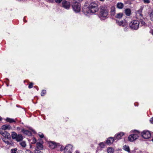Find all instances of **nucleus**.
Returning <instances> with one entry per match:
<instances>
[{
	"instance_id": "f704fd0d",
	"label": "nucleus",
	"mask_w": 153,
	"mask_h": 153,
	"mask_svg": "<svg viewBox=\"0 0 153 153\" xmlns=\"http://www.w3.org/2000/svg\"><path fill=\"white\" fill-rule=\"evenodd\" d=\"M100 146L101 148H104L105 146V144L103 143H101L100 144Z\"/></svg>"
},
{
	"instance_id": "72a5a7b5",
	"label": "nucleus",
	"mask_w": 153,
	"mask_h": 153,
	"mask_svg": "<svg viewBox=\"0 0 153 153\" xmlns=\"http://www.w3.org/2000/svg\"><path fill=\"white\" fill-rule=\"evenodd\" d=\"M143 1L144 3L145 4H149L150 2L149 0H143Z\"/></svg>"
},
{
	"instance_id": "58836bf2",
	"label": "nucleus",
	"mask_w": 153,
	"mask_h": 153,
	"mask_svg": "<svg viewBox=\"0 0 153 153\" xmlns=\"http://www.w3.org/2000/svg\"><path fill=\"white\" fill-rule=\"evenodd\" d=\"M39 136L41 138H43L44 137V135L43 134H39Z\"/></svg>"
},
{
	"instance_id": "49530a36",
	"label": "nucleus",
	"mask_w": 153,
	"mask_h": 153,
	"mask_svg": "<svg viewBox=\"0 0 153 153\" xmlns=\"http://www.w3.org/2000/svg\"><path fill=\"white\" fill-rule=\"evenodd\" d=\"M152 141H153V139H152Z\"/></svg>"
},
{
	"instance_id": "f8f14e48",
	"label": "nucleus",
	"mask_w": 153,
	"mask_h": 153,
	"mask_svg": "<svg viewBox=\"0 0 153 153\" xmlns=\"http://www.w3.org/2000/svg\"><path fill=\"white\" fill-rule=\"evenodd\" d=\"M116 140L114 138V139L112 137H110L108 138L106 141V143L108 144H111L114 141Z\"/></svg>"
},
{
	"instance_id": "39448f33",
	"label": "nucleus",
	"mask_w": 153,
	"mask_h": 153,
	"mask_svg": "<svg viewBox=\"0 0 153 153\" xmlns=\"http://www.w3.org/2000/svg\"><path fill=\"white\" fill-rule=\"evenodd\" d=\"M142 136L145 139L149 138L151 136L150 132L148 131H144L141 133Z\"/></svg>"
},
{
	"instance_id": "a18cd8bd",
	"label": "nucleus",
	"mask_w": 153,
	"mask_h": 153,
	"mask_svg": "<svg viewBox=\"0 0 153 153\" xmlns=\"http://www.w3.org/2000/svg\"><path fill=\"white\" fill-rule=\"evenodd\" d=\"M100 1H103L104 0H100Z\"/></svg>"
},
{
	"instance_id": "ddd939ff",
	"label": "nucleus",
	"mask_w": 153,
	"mask_h": 153,
	"mask_svg": "<svg viewBox=\"0 0 153 153\" xmlns=\"http://www.w3.org/2000/svg\"><path fill=\"white\" fill-rule=\"evenodd\" d=\"M124 6V4L122 2H118L116 4L117 7L119 9H123Z\"/></svg>"
},
{
	"instance_id": "6e6552de",
	"label": "nucleus",
	"mask_w": 153,
	"mask_h": 153,
	"mask_svg": "<svg viewBox=\"0 0 153 153\" xmlns=\"http://www.w3.org/2000/svg\"><path fill=\"white\" fill-rule=\"evenodd\" d=\"M124 134L123 132H120V133L116 134L114 138L116 140H118L119 139H121V137L123 136Z\"/></svg>"
},
{
	"instance_id": "f3484780",
	"label": "nucleus",
	"mask_w": 153,
	"mask_h": 153,
	"mask_svg": "<svg viewBox=\"0 0 153 153\" xmlns=\"http://www.w3.org/2000/svg\"><path fill=\"white\" fill-rule=\"evenodd\" d=\"M11 128V127L9 125H5L2 126L1 129L3 130L4 131L6 129H10Z\"/></svg>"
},
{
	"instance_id": "4be33fe9",
	"label": "nucleus",
	"mask_w": 153,
	"mask_h": 153,
	"mask_svg": "<svg viewBox=\"0 0 153 153\" xmlns=\"http://www.w3.org/2000/svg\"><path fill=\"white\" fill-rule=\"evenodd\" d=\"M123 14L122 13H119L116 14L115 16V17L118 18H121L123 16Z\"/></svg>"
},
{
	"instance_id": "a211bd4d",
	"label": "nucleus",
	"mask_w": 153,
	"mask_h": 153,
	"mask_svg": "<svg viewBox=\"0 0 153 153\" xmlns=\"http://www.w3.org/2000/svg\"><path fill=\"white\" fill-rule=\"evenodd\" d=\"M36 147L39 150H42L43 149V146L42 144L40 143H36Z\"/></svg>"
},
{
	"instance_id": "aec40b11",
	"label": "nucleus",
	"mask_w": 153,
	"mask_h": 153,
	"mask_svg": "<svg viewBox=\"0 0 153 153\" xmlns=\"http://www.w3.org/2000/svg\"><path fill=\"white\" fill-rule=\"evenodd\" d=\"M89 7L90 8H98L97 4L94 2L91 3Z\"/></svg>"
},
{
	"instance_id": "ea45409f",
	"label": "nucleus",
	"mask_w": 153,
	"mask_h": 153,
	"mask_svg": "<svg viewBox=\"0 0 153 153\" xmlns=\"http://www.w3.org/2000/svg\"><path fill=\"white\" fill-rule=\"evenodd\" d=\"M3 130H0V134L1 135H3V134L4 133V131Z\"/></svg>"
},
{
	"instance_id": "9d476101",
	"label": "nucleus",
	"mask_w": 153,
	"mask_h": 153,
	"mask_svg": "<svg viewBox=\"0 0 153 153\" xmlns=\"http://www.w3.org/2000/svg\"><path fill=\"white\" fill-rule=\"evenodd\" d=\"M49 145L50 147L52 149L55 148L57 146L56 143L53 141L49 142Z\"/></svg>"
},
{
	"instance_id": "4468645a",
	"label": "nucleus",
	"mask_w": 153,
	"mask_h": 153,
	"mask_svg": "<svg viewBox=\"0 0 153 153\" xmlns=\"http://www.w3.org/2000/svg\"><path fill=\"white\" fill-rule=\"evenodd\" d=\"M125 13L127 16H129L131 14V10L129 8H126L124 10Z\"/></svg>"
},
{
	"instance_id": "412c9836",
	"label": "nucleus",
	"mask_w": 153,
	"mask_h": 153,
	"mask_svg": "<svg viewBox=\"0 0 153 153\" xmlns=\"http://www.w3.org/2000/svg\"><path fill=\"white\" fill-rule=\"evenodd\" d=\"M6 120L7 122L10 123L16 122V121L15 119L8 117H7Z\"/></svg>"
},
{
	"instance_id": "423d86ee",
	"label": "nucleus",
	"mask_w": 153,
	"mask_h": 153,
	"mask_svg": "<svg viewBox=\"0 0 153 153\" xmlns=\"http://www.w3.org/2000/svg\"><path fill=\"white\" fill-rule=\"evenodd\" d=\"M72 146L71 145L67 146L64 149V153H71L72 151Z\"/></svg>"
},
{
	"instance_id": "a878e982",
	"label": "nucleus",
	"mask_w": 153,
	"mask_h": 153,
	"mask_svg": "<svg viewBox=\"0 0 153 153\" xmlns=\"http://www.w3.org/2000/svg\"><path fill=\"white\" fill-rule=\"evenodd\" d=\"M111 15H114L115 13V9L114 7H112L111 10Z\"/></svg>"
},
{
	"instance_id": "b1692460",
	"label": "nucleus",
	"mask_w": 153,
	"mask_h": 153,
	"mask_svg": "<svg viewBox=\"0 0 153 153\" xmlns=\"http://www.w3.org/2000/svg\"><path fill=\"white\" fill-rule=\"evenodd\" d=\"M123 149L125 151H127V152H130V150L129 149V147L126 145H125L123 147Z\"/></svg>"
},
{
	"instance_id": "a19ab883",
	"label": "nucleus",
	"mask_w": 153,
	"mask_h": 153,
	"mask_svg": "<svg viewBox=\"0 0 153 153\" xmlns=\"http://www.w3.org/2000/svg\"><path fill=\"white\" fill-rule=\"evenodd\" d=\"M26 153H32V152L31 151L28 150H26Z\"/></svg>"
},
{
	"instance_id": "bb28decb",
	"label": "nucleus",
	"mask_w": 153,
	"mask_h": 153,
	"mask_svg": "<svg viewBox=\"0 0 153 153\" xmlns=\"http://www.w3.org/2000/svg\"><path fill=\"white\" fill-rule=\"evenodd\" d=\"M90 13H94L98 10V8H90Z\"/></svg>"
},
{
	"instance_id": "9b49d317",
	"label": "nucleus",
	"mask_w": 153,
	"mask_h": 153,
	"mask_svg": "<svg viewBox=\"0 0 153 153\" xmlns=\"http://www.w3.org/2000/svg\"><path fill=\"white\" fill-rule=\"evenodd\" d=\"M2 135L5 138L9 139L11 137L10 134L5 131H4V133Z\"/></svg>"
},
{
	"instance_id": "20e7f679",
	"label": "nucleus",
	"mask_w": 153,
	"mask_h": 153,
	"mask_svg": "<svg viewBox=\"0 0 153 153\" xmlns=\"http://www.w3.org/2000/svg\"><path fill=\"white\" fill-rule=\"evenodd\" d=\"M134 134L130 135L128 137V140L130 141H133L136 140L139 136V133L138 131L136 130L134 131Z\"/></svg>"
},
{
	"instance_id": "37998d69",
	"label": "nucleus",
	"mask_w": 153,
	"mask_h": 153,
	"mask_svg": "<svg viewBox=\"0 0 153 153\" xmlns=\"http://www.w3.org/2000/svg\"><path fill=\"white\" fill-rule=\"evenodd\" d=\"M39 152H40V151H39V150H36V151H35V153H39Z\"/></svg>"
},
{
	"instance_id": "393cba45",
	"label": "nucleus",
	"mask_w": 153,
	"mask_h": 153,
	"mask_svg": "<svg viewBox=\"0 0 153 153\" xmlns=\"http://www.w3.org/2000/svg\"><path fill=\"white\" fill-rule=\"evenodd\" d=\"M117 23L118 25L120 26H125V22H123V21H117Z\"/></svg>"
},
{
	"instance_id": "0eeeda50",
	"label": "nucleus",
	"mask_w": 153,
	"mask_h": 153,
	"mask_svg": "<svg viewBox=\"0 0 153 153\" xmlns=\"http://www.w3.org/2000/svg\"><path fill=\"white\" fill-rule=\"evenodd\" d=\"M62 6L65 8L69 9L70 7V4L69 2L63 0L62 2Z\"/></svg>"
},
{
	"instance_id": "6ab92c4d",
	"label": "nucleus",
	"mask_w": 153,
	"mask_h": 153,
	"mask_svg": "<svg viewBox=\"0 0 153 153\" xmlns=\"http://www.w3.org/2000/svg\"><path fill=\"white\" fill-rule=\"evenodd\" d=\"M23 139L22 136L21 134H18L16 140L18 142L20 141Z\"/></svg>"
},
{
	"instance_id": "4c0bfd02",
	"label": "nucleus",
	"mask_w": 153,
	"mask_h": 153,
	"mask_svg": "<svg viewBox=\"0 0 153 153\" xmlns=\"http://www.w3.org/2000/svg\"><path fill=\"white\" fill-rule=\"evenodd\" d=\"M36 142V139L34 137L33 139V141L32 143H35Z\"/></svg>"
},
{
	"instance_id": "79ce46f5",
	"label": "nucleus",
	"mask_w": 153,
	"mask_h": 153,
	"mask_svg": "<svg viewBox=\"0 0 153 153\" xmlns=\"http://www.w3.org/2000/svg\"><path fill=\"white\" fill-rule=\"evenodd\" d=\"M150 121L151 123L153 124V118H152Z\"/></svg>"
},
{
	"instance_id": "2eb2a0df",
	"label": "nucleus",
	"mask_w": 153,
	"mask_h": 153,
	"mask_svg": "<svg viewBox=\"0 0 153 153\" xmlns=\"http://www.w3.org/2000/svg\"><path fill=\"white\" fill-rule=\"evenodd\" d=\"M22 131L25 134L28 136H30L31 135V132L28 130H25L24 129L22 130Z\"/></svg>"
},
{
	"instance_id": "7ed1b4c3",
	"label": "nucleus",
	"mask_w": 153,
	"mask_h": 153,
	"mask_svg": "<svg viewBox=\"0 0 153 153\" xmlns=\"http://www.w3.org/2000/svg\"><path fill=\"white\" fill-rule=\"evenodd\" d=\"M139 21L136 20H132L129 24V27L132 29L137 30L139 27Z\"/></svg>"
},
{
	"instance_id": "dca6fc26",
	"label": "nucleus",
	"mask_w": 153,
	"mask_h": 153,
	"mask_svg": "<svg viewBox=\"0 0 153 153\" xmlns=\"http://www.w3.org/2000/svg\"><path fill=\"white\" fill-rule=\"evenodd\" d=\"M90 8L89 7H84L83 9V12L84 13H90V11H89L90 10Z\"/></svg>"
},
{
	"instance_id": "2f4dec72",
	"label": "nucleus",
	"mask_w": 153,
	"mask_h": 153,
	"mask_svg": "<svg viewBox=\"0 0 153 153\" xmlns=\"http://www.w3.org/2000/svg\"><path fill=\"white\" fill-rule=\"evenodd\" d=\"M150 19L151 20L153 21V10L150 14Z\"/></svg>"
},
{
	"instance_id": "f257e3e1",
	"label": "nucleus",
	"mask_w": 153,
	"mask_h": 153,
	"mask_svg": "<svg viewBox=\"0 0 153 153\" xmlns=\"http://www.w3.org/2000/svg\"><path fill=\"white\" fill-rule=\"evenodd\" d=\"M108 13V10L106 6L102 5L100 7L99 16L101 19H103L106 18Z\"/></svg>"
},
{
	"instance_id": "473e14b6",
	"label": "nucleus",
	"mask_w": 153,
	"mask_h": 153,
	"mask_svg": "<svg viewBox=\"0 0 153 153\" xmlns=\"http://www.w3.org/2000/svg\"><path fill=\"white\" fill-rule=\"evenodd\" d=\"M46 93V91L45 90H43L42 91L41 93V95L42 96H44Z\"/></svg>"
},
{
	"instance_id": "1a4fd4ad",
	"label": "nucleus",
	"mask_w": 153,
	"mask_h": 153,
	"mask_svg": "<svg viewBox=\"0 0 153 153\" xmlns=\"http://www.w3.org/2000/svg\"><path fill=\"white\" fill-rule=\"evenodd\" d=\"M137 16H140V22L141 24L142 25H145V22L143 20V19H141V18H143L142 16V14H141V13L139 12V11H137Z\"/></svg>"
},
{
	"instance_id": "c9c22d12",
	"label": "nucleus",
	"mask_w": 153,
	"mask_h": 153,
	"mask_svg": "<svg viewBox=\"0 0 153 153\" xmlns=\"http://www.w3.org/2000/svg\"><path fill=\"white\" fill-rule=\"evenodd\" d=\"M33 83L32 82L30 83L28 86V88H31L33 87Z\"/></svg>"
},
{
	"instance_id": "c85d7f7f",
	"label": "nucleus",
	"mask_w": 153,
	"mask_h": 153,
	"mask_svg": "<svg viewBox=\"0 0 153 153\" xmlns=\"http://www.w3.org/2000/svg\"><path fill=\"white\" fill-rule=\"evenodd\" d=\"M114 152V149L112 148L109 147L107 149V152L108 153H113Z\"/></svg>"
},
{
	"instance_id": "7c9ffc66",
	"label": "nucleus",
	"mask_w": 153,
	"mask_h": 153,
	"mask_svg": "<svg viewBox=\"0 0 153 153\" xmlns=\"http://www.w3.org/2000/svg\"><path fill=\"white\" fill-rule=\"evenodd\" d=\"M17 149L16 148H15L14 149H12L11 152L12 153H16Z\"/></svg>"
},
{
	"instance_id": "c03bdc74",
	"label": "nucleus",
	"mask_w": 153,
	"mask_h": 153,
	"mask_svg": "<svg viewBox=\"0 0 153 153\" xmlns=\"http://www.w3.org/2000/svg\"><path fill=\"white\" fill-rule=\"evenodd\" d=\"M1 120V118L0 117V121Z\"/></svg>"
},
{
	"instance_id": "c756f323",
	"label": "nucleus",
	"mask_w": 153,
	"mask_h": 153,
	"mask_svg": "<svg viewBox=\"0 0 153 153\" xmlns=\"http://www.w3.org/2000/svg\"><path fill=\"white\" fill-rule=\"evenodd\" d=\"M3 141L7 145H10L12 143H10L7 140L6 138H3L2 139Z\"/></svg>"
},
{
	"instance_id": "5701e85b",
	"label": "nucleus",
	"mask_w": 153,
	"mask_h": 153,
	"mask_svg": "<svg viewBox=\"0 0 153 153\" xmlns=\"http://www.w3.org/2000/svg\"><path fill=\"white\" fill-rule=\"evenodd\" d=\"M18 135L15 132H13L11 135L12 138L13 139H16Z\"/></svg>"
},
{
	"instance_id": "e433bc0d",
	"label": "nucleus",
	"mask_w": 153,
	"mask_h": 153,
	"mask_svg": "<svg viewBox=\"0 0 153 153\" xmlns=\"http://www.w3.org/2000/svg\"><path fill=\"white\" fill-rule=\"evenodd\" d=\"M62 0H55V1L56 3L59 4L61 3Z\"/></svg>"
},
{
	"instance_id": "f03ea898",
	"label": "nucleus",
	"mask_w": 153,
	"mask_h": 153,
	"mask_svg": "<svg viewBox=\"0 0 153 153\" xmlns=\"http://www.w3.org/2000/svg\"><path fill=\"white\" fill-rule=\"evenodd\" d=\"M72 7L73 10L76 13L79 12L81 10V4L77 1L73 2L72 3Z\"/></svg>"
},
{
	"instance_id": "cd10ccee",
	"label": "nucleus",
	"mask_w": 153,
	"mask_h": 153,
	"mask_svg": "<svg viewBox=\"0 0 153 153\" xmlns=\"http://www.w3.org/2000/svg\"><path fill=\"white\" fill-rule=\"evenodd\" d=\"M20 145L23 147H25L26 146V143L25 141H22L20 143Z\"/></svg>"
}]
</instances>
